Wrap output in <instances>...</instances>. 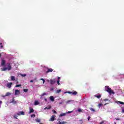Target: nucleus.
<instances>
[{
    "instance_id": "nucleus-1",
    "label": "nucleus",
    "mask_w": 124,
    "mask_h": 124,
    "mask_svg": "<svg viewBox=\"0 0 124 124\" xmlns=\"http://www.w3.org/2000/svg\"><path fill=\"white\" fill-rule=\"evenodd\" d=\"M105 91L108 93L109 94H112V93L113 94H115V93L112 90H111V88H109V86H105Z\"/></svg>"
},
{
    "instance_id": "nucleus-25",
    "label": "nucleus",
    "mask_w": 124,
    "mask_h": 124,
    "mask_svg": "<svg viewBox=\"0 0 124 124\" xmlns=\"http://www.w3.org/2000/svg\"><path fill=\"white\" fill-rule=\"evenodd\" d=\"M20 75L22 76V77H26L27 76V74H20Z\"/></svg>"
},
{
    "instance_id": "nucleus-35",
    "label": "nucleus",
    "mask_w": 124,
    "mask_h": 124,
    "mask_svg": "<svg viewBox=\"0 0 124 124\" xmlns=\"http://www.w3.org/2000/svg\"><path fill=\"white\" fill-rule=\"evenodd\" d=\"M1 104H2V101H0V108H1Z\"/></svg>"
},
{
    "instance_id": "nucleus-5",
    "label": "nucleus",
    "mask_w": 124,
    "mask_h": 124,
    "mask_svg": "<svg viewBox=\"0 0 124 124\" xmlns=\"http://www.w3.org/2000/svg\"><path fill=\"white\" fill-rule=\"evenodd\" d=\"M56 79H51L50 80L51 85H54L56 83Z\"/></svg>"
},
{
    "instance_id": "nucleus-6",
    "label": "nucleus",
    "mask_w": 124,
    "mask_h": 124,
    "mask_svg": "<svg viewBox=\"0 0 124 124\" xmlns=\"http://www.w3.org/2000/svg\"><path fill=\"white\" fill-rule=\"evenodd\" d=\"M15 94L16 95H19V94H20V91L19 90H16L15 91Z\"/></svg>"
},
{
    "instance_id": "nucleus-4",
    "label": "nucleus",
    "mask_w": 124,
    "mask_h": 124,
    "mask_svg": "<svg viewBox=\"0 0 124 124\" xmlns=\"http://www.w3.org/2000/svg\"><path fill=\"white\" fill-rule=\"evenodd\" d=\"M1 66H5V60L2 59L1 61Z\"/></svg>"
},
{
    "instance_id": "nucleus-15",
    "label": "nucleus",
    "mask_w": 124,
    "mask_h": 124,
    "mask_svg": "<svg viewBox=\"0 0 124 124\" xmlns=\"http://www.w3.org/2000/svg\"><path fill=\"white\" fill-rule=\"evenodd\" d=\"M51 108L50 106H49L48 107H46L44 108V110H46L47 109V110H50V109Z\"/></svg>"
},
{
    "instance_id": "nucleus-14",
    "label": "nucleus",
    "mask_w": 124,
    "mask_h": 124,
    "mask_svg": "<svg viewBox=\"0 0 124 124\" xmlns=\"http://www.w3.org/2000/svg\"><path fill=\"white\" fill-rule=\"evenodd\" d=\"M11 80L12 81H15L16 79H15V77L13 76H11Z\"/></svg>"
},
{
    "instance_id": "nucleus-22",
    "label": "nucleus",
    "mask_w": 124,
    "mask_h": 124,
    "mask_svg": "<svg viewBox=\"0 0 124 124\" xmlns=\"http://www.w3.org/2000/svg\"><path fill=\"white\" fill-rule=\"evenodd\" d=\"M78 112H79V113H82V112H83V109H82L81 108H78Z\"/></svg>"
},
{
    "instance_id": "nucleus-16",
    "label": "nucleus",
    "mask_w": 124,
    "mask_h": 124,
    "mask_svg": "<svg viewBox=\"0 0 124 124\" xmlns=\"http://www.w3.org/2000/svg\"><path fill=\"white\" fill-rule=\"evenodd\" d=\"M38 104H39V102L38 101H35L34 105L36 106L38 105Z\"/></svg>"
},
{
    "instance_id": "nucleus-10",
    "label": "nucleus",
    "mask_w": 124,
    "mask_h": 124,
    "mask_svg": "<svg viewBox=\"0 0 124 124\" xmlns=\"http://www.w3.org/2000/svg\"><path fill=\"white\" fill-rule=\"evenodd\" d=\"M44 95H48V93H44L43 94H42L40 96H41V99H42V97L44 96Z\"/></svg>"
},
{
    "instance_id": "nucleus-45",
    "label": "nucleus",
    "mask_w": 124,
    "mask_h": 124,
    "mask_svg": "<svg viewBox=\"0 0 124 124\" xmlns=\"http://www.w3.org/2000/svg\"><path fill=\"white\" fill-rule=\"evenodd\" d=\"M116 120H117V121H120V119L119 118H116Z\"/></svg>"
},
{
    "instance_id": "nucleus-40",
    "label": "nucleus",
    "mask_w": 124,
    "mask_h": 124,
    "mask_svg": "<svg viewBox=\"0 0 124 124\" xmlns=\"http://www.w3.org/2000/svg\"><path fill=\"white\" fill-rule=\"evenodd\" d=\"M122 113H124V108H122Z\"/></svg>"
},
{
    "instance_id": "nucleus-18",
    "label": "nucleus",
    "mask_w": 124,
    "mask_h": 124,
    "mask_svg": "<svg viewBox=\"0 0 124 124\" xmlns=\"http://www.w3.org/2000/svg\"><path fill=\"white\" fill-rule=\"evenodd\" d=\"M61 79V78L58 77V80H57V84L58 85H61V84L60 83V79Z\"/></svg>"
},
{
    "instance_id": "nucleus-41",
    "label": "nucleus",
    "mask_w": 124,
    "mask_h": 124,
    "mask_svg": "<svg viewBox=\"0 0 124 124\" xmlns=\"http://www.w3.org/2000/svg\"><path fill=\"white\" fill-rule=\"evenodd\" d=\"M104 101H108V99H105Z\"/></svg>"
},
{
    "instance_id": "nucleus-9",
    "label": "nucleus",
    "mask_w": 124,
    "mask_h": 124,
    "mask_svg": "<svg viewBox=\"0 0 124 124\" xmlns=\"http://www.w3.org/2000/svg\"><path fill=\"white\" fill-rule=\"evenodd\" d=\"M12 82H10L7 84V87L9 88V89H10L11 88V85H12Z\"/></svg>"
},
{
    "instance_id": "nucleus-24",
    "label": "nucleus",
    "mask_w": 124,
    "mask_h": 124,
    "mask_svg": "<svg viewBox=\"0 0 124 124\" xmlns=\"http://www.w3.org/2000/svg\"><path fill=\"white\" fill-rule=\"evenodd\" d=\"M61 92H62V90L59 89V90H57L56 91L57 93H61Z\"/></svg>"
},
{
    "instance_id": "nucleus-44",
    "label": "nucleus",
    "mask_w": 124,
    "mask_h": 124,
    "mask_svg": "<svg viewBox=\"0 0 124 124\" xmlns=\"http://www.w3.org/2000/svg\"><path fill=\"white\" fill-rule=\"evenodd\" d=\"M32 82H33V80H30V82H31V83H32Z\"/></svg>"
},
{
    "instance_id": "nucleus-37",
    "label": "nucleus",
    "mask_w": 124,
    "mask_h": 124,
    "mask_svg": "<svg viewBox=\"0 0 124 124\" xmlns=\"http://www.w3.org/2000/svg\"><path fill=\"white\" fill-rule=\"evenodd\" d=\"M52 112L54 113V114H57V111L55 110H52Z\"/></svg>"
},
{
    "instance_id": "nucleus-30",
    "label": "nucleus",
    "mask_w": 124,
    "mask_h": 124,
    "mask_svg": "<svg viewBox=\"0 0 124 124\" xmlns=\"http://www.w3.org/2000/svg\"><path fill=\"white\" fill-rule=\"evenodd\" d=\"M90 110L92 112H94L95 111V110L93 108H90Z\"/></svg>"
},
{
    "instance_id": "nucleus-36",
    "label": "nucleus",
    "mask_w": 124,
    "mask_h": 124,
    "mask_svg": "<svg viewBox=\"0 0 124 124\" xmlns=\"http://www.w3.org/2000/svg\"><path fill=\"white\" fill-rule=\"evenodd\" d=\"M3 46H2V43H0V48H2Z\"/></svg>"
},
{
    "instance_id": "nucleus-19",
    "label": "nucleus",
    "mask_w": 124,
    "mask_h": 124,
    "mask_svg": "<svg viewBox=\"0 0 124 124\" xmlns=\"http://www.w3.org/2000/svg\"><path fill=\"white\" fill-rule=\"evenodd\" d=\"M8 95H11V93L8 92L6 93V95L4 96H8Z\"/></svg>"
},
{
    "instance_id": "nucleus-53",
    "label": "nucleus",
    "mask_w": 124,
    "mask_h": 124,
    "mask_svg": "<svg viewBox=\"0 0 124 124\" xmlns=\"http://www.w3.org/2000/svg\"><path fill=\"white\" fill-rule=\"evenodd\" d=\"M102 124V123H100V124Z\"/></svg>"
},
{
    "instance_id": "nucleus-54",
    "label": "nucleus",
    "mask_w": 124,
    "mask_h": 124,
    "mask_svg": "<svg viewBox=\"0 0 124 124\" xmlns=\"http://www.w3.org/2000/svg\"><path fill=\"white\" fill-rule=\"evenodd\" d=\"M42 124V123H41V124Z\"/></svg>"
},
{
    "instance_id": "nucleus-23",
    "label": "nucleus",
    "mask_w": 124,
    "mask_h": 124,
    "mask_svg": "<svg viewBox=\"0 0 124 124\" xmlns=\"http://www.w3.org/2000/svg\"><path fill=\"white\" fill-rule=\"evenodd\" d=\"M95 97H97V98H100L101 97V95H94Z\"/></svg>"
},
{
    "instance_id": "nucleus-32",
    "label": "nucleus",
    "mask_w": 124,
    "mask_h": 124,
    "mask_svg": "<svg viewBox=\"0 0 124 124\" xmlns=\"http://www.w3.org/2000/svg\"><path fill=\"white\" fill-rule=\"evenodd\" d=\"M23 91H24V92L25 93H27V92L29 91V90L24 89L23 90Z\"/></svg>"
},
{
    "instance_id": "nucleus-7",
    "label": "nucleus",
    "mask_w": 124,
    "mask_h": 124,
    "mask_svg": "<svg viewBox=\"0 0 124 124\" xmlns=\"http://www.w3.org/2000/svg\"><path fill=\"white\" fill-rule=\"evenodd\" d=\"M17 116H20V115H25V112L23 111H21L18 112L17 113Z\"/></svg>"
},
{
    "instance_id": "nucleus-31",
    "label": "nucleus",
    "mask_w": 124,
    "mask_h": 124,
    "mask_svg": "<svg viewBox=\"0 0 124 124\" xmlns=\"http://www.w3.org/2000/svg\"><path fill=\"white\" fill-rule=\"evenodd\" d=\"M101 106H102V104H99L98 105V107H99V108H100V107H101Z\"/></svg>"
},
{
    "instance_id": "nucleus-27",
    "label": "nucleus",
    "mask_w": 124,
    "mask_h": 124,
    "mask_svg": "<svg viewBox=\"0 0 124 124\" xmlns=\"http://www.w3.org/2000/svg\"><path fill=\"white\" fill-rule=\"evenodd\" d=\"M70 102H71V100H69L68 101H67V102H66V104H69V103H70Z\"/></svg>"
},
{
    "instance_id": "nucleus-38",
    "label": "nucleus",
    "mask_w": 124,
    "mask_h": 124,
    "mask_svg": "<svg viewBox=\"0 0 124 124\" xmlns=\"http://www.w3.org/2000/svg\"><path fill=\"white\" fill-rule=\"evenodd\" d=\"M66 124V122L63 121V122H61V124Z\"/></svg>"
},
{
    "instance_id": "nucleus-49",
    "label": "nucleus",
    "mask_w": 124,
    "mask_h": 124,
    "mask_svg": "<svg viewBox=\"0 0 124 124\" xmlns=\"http://www.w3.org/2000/svg\"><path fill=\"white\" fill-rule=\"evenodd\" d=\"M43 84H44V83H45V80H44L43 81Z\"/></svg>"
},
{
    "instance_id": "nucleus-20",
    "label": "nucleus",
    "mask_w": 124,
    "mask_h": 124,
    "mask_svg": "<svg viewBox=\"0 0 124 124\" xmlns=\"http://www.w3.org/2000/svg\"><path fill=\"white\" fill-rule=\"evenodd\" d=\"M116 103H117V104H124V102H121V101H117V102H116Z\"/></svg>"
},
{
    "instance_id": "nucleus-50",
    "label": "nucleus",
    "mask_w": 124,
    "mask_h": 124,
    "mask_svg": "<svg viewBox=\"0 0 124 124\" xmlns=\"http://www.w3.org/2000/svg\"><path fill=\"white\" fill-rule=\"evenodd\" d=\"M53 90H54V89L51 88V89H50V91H53Z\"/></svg>"
},
{
    "instance_id": "nucleus-48",
    "label": "nucleus",
    "mask_w": 124,
    "mask_h": 124,
    "mask_svg": "<svg viewBox=\"0 0 124 124\" xmlns=\"http://www.w3.org/2000/svg\"><path fill=\"white\" fill-rule=\"evenodd\" d=\"M45 100L46 102H47V99L45 98Z\"/></svg>"
},
{
    "instance_id": "nucleus-26",
    "label": "nucleus",
    "mask_w": 124,
    "mask_h": 124,
    "mask_svg": "<svg viewBox=\"0 0 124 124\" xmlns=\"http://www.w3.org/2000/svg\"><path fill=\"white\" fill-rule=\"evenodd\" d=\"M72 94L74 95H76V94H77V92L75 91L74 92H72Z\"/></svg>"
},
{
    "instance_id": "nucleus-46",
    "label": "nucleus",
    "mask_w": 124,
    "mask_h": 124,
    "mask_svg": "<svg viewBox=\"0 0 124 124\" xmlns=\"http://www.w3.org/2000/svg\"><path fill=\"white\" fill-rule=\"evenodd\" d=\"M59 124H62V122H61V121H59Z\"/></svg>"
},
{
    "instance_id": "nucleus-28",
    "label": "nucleus",
    "mask_w": 124,
    "mask_h": 124,
    "mask_svg": "<svg viewBox=\"0 0 124 124\" xmlns=\"http://www.w3.org/2000/svg\"><path fill=\"white\" fill-rule=\"evenodd\" d=\"M35 121H36L37 123H39V122H40V119H35Z\"/></svg>"
},
{
    "instance_id": "nucleus-12",
    "label": "nucleus",
    "mask_w": 124,
    "mask_h": 124,
    "mask_svg": "<svg viewBox=\"0 0 124 124\" xmlns=\"http://www.w3.org/2000/svg\"><path fill=\"white\" fill-rule=\"evenodd\" d=\"M10 103H13V104H16L17 103V102L14 100V98H13L12 101L10 102Z\"/></svg>"
},
{
    "instance_id": "nucleus-43",
    "label": "nucleus",
    "mask_w": 124,
    "mask_h": 124,
    "mask_svg": "<svg viewBox=\"0 0 124 124\" xmlns=\"http://www.w3.org/2000/svg\"><path fill=\"white\" fill-rule=\"evenodd\" d=\"M40 80L43 81L45 79L44 78H41Z\"/></svg>"
},
{
    "instance_id": "nucleus-51",
    "label": "nucleus",
    "mask_w": 124,
    "mask_h": 124,
    "mask_svg": "<svg viewBox=\"0 0 124 124\" xmlns=\"http://www.w3.org/2000/svg\"><path fill=\"white\" fill-rule=\"evenodd\" d=\"M47 82H50V80H49L48 79L47 80Z\"/></svg>"
},
{
    "instance_id": "nucleus-29",
    "label": "nucleus",
    "mask_w": 124,
    "mask_h": 124,
    "mask_svg": "<svg viewBox=\"0 0 124 124\" xmlns=\"http://www.w3.org/2000/svg\"><path fill=\"white\" fill-rule=\"evenodd\" d=\"M22 86V85H21V84H18V85H16V86H15V87L16 88H18L19 87H21Z\"/></svg>"
},
{
    "instance_id": "nucleus-39",
    "label": "nucleus",
    "mask_w": 124,
    "mask_h": 124,
    "mask_svg": "<svg viewBox=\"0 0 124 124\" xmlns=\"http://www.w3.org/2000/svg\"><path fill=\"white\" fill-rule=\"evenodd\" d=\"M70 113H72V111H68L67 112H66V114H70Z\"/></svg>"
},
{
    "instance_id": "nucleus-3",
    "label": "nucleus",
    "mask_w": 124,
    "mask_h": 124,
    "mask_svg": "<svg viewBox=\"0 0 124 124\" xmlns=\"http://www.w3.org/2000/svg\"><path fill=\"white\" fill-rule=\"evenodd\" d=\"M56 120V115H54L51 116L49 120V122H54V121Z\"/></svg>"
},
{
    "instance_id": "nucleus-13",
    "label": "nucleus",
    "mask_w": 124,
    "mask_h": 124,
    "mask_svg": "<svg viewBox=\"0 0 124 124\" xmlns=\"http://www.w3.org/2000/svg\"><path fill=\"white\" fill-rule=\"evenodd\" d=\"M50 99L51 101H52V102L55 101V98H54V96H51L50 97Z\"/></svg>"
},
{
    "instance_id": "nucleus-47",
    "label": "nucleus",
    "mask_w": 124,
    "mask_h": 124,
    "mask_svg": "<svg viewBox=\"0 0 124 124\" xmlns=\"http://www.w3.org/2000/svg\"><path fill=\"white\" fill-rule=\"evenodd\" d=\"M59 104H60V105L62 104V102H60V103H59Z\"/></svg>"
},
{
    "instance_id": "nucleus-52",
    "label": "nucleus",
    "mask_w": 124,
    "mask_h": 124,
    "mask_svg": "<svg viewBox=\"0 0 124 124\" xmlns=\"http://www.w3.org/2000/svg\"><path fill=\"white\" fill-rule=\"evenodd\" d=\"M1 56V54L0 53V58Z\"/></svg>"
},
{
    "instance_id": "nucleus-17",
    "label": "nucleus",
    "mask_w": 124,
    "mask_h": 124,
    "mask_svg": "<svg viewBox=\"0 0 124 124\" xmlns=\"http://www.w3.org/2000/svg\"><path fill=\"white\" fill-rule=\"evenodd\" d=\"M66 115V113H61L59 117H63Z\"/></svg>"
},
{
    "instance_id": "nucleus-8",
    "label": "nucleus",
    "mask_w": 124,
    "mask_h": 124,
    "mask_svg": "<svg viewBox=\"0 0 124 124\" xmlns=\"http://www.w3.org/2000/svg\"><path fill=\"white\" fill-rule=\"evenodd\" d=\"M33 112H34V110H33V108H30V111L29 112V114L33 113Z\"/></svg>"
},
{
    "instance_id": "nucleus-21",
    "label": "nucleus",
    "mask_w": 124,
    "mask_h": 124,
    "mask_svg": "<svg viewBox=\"0 0 124 124\" xmlns=\"http://www.w3.org/2000/svg\"><path fill=\"white\" fill-rule=\"evenodd\" d=\"M64 93H69L70 94L72 93V92H70V91H66L65 92H64Z\"/></svg>"
},
{
    "instance_id": "nucleus-11",
    "label": "nucleus",
    "mask_w": 124,
    "mask_h": 124,
    "mask_svg": "<svg viewBox=\"0 0 124 124\" xmlns=\"http://www.w3.org/2000/svg\"><path fill=\"white\" fill-rule=\"evenodd\" d=\"M48 72H53V69L48 68L47 71H46V73H48Z\"/></svg>"
},
{
    "instance_id": "nucleus-34",
    "label": "nucleus",
    "mask_w": 124,
    "mask_h": 124,
    "mask_svg": "<svg viewBox=\"0 0 124 124\" xmlns=\"http://www.w3.org/2000/svg\"><path fill=\"white\" fill-rule=\"evenodd\" d=\"M17 117H18V116H17V115H14V118H15V119L16 120H17V119H18V118H17Z\"/></svg>"
},
{
    "instance_id": "nucleus-42",
    "label": "nucleus",
    "mask_w": 124,
    "mask_h": 124,
    "mask_svg": "<svg viewBox=\"0 0 124 124\" xmlns=\"http://www.w3.org/2000/svg\"><path fill=\"white\" fill-rule=\"evenodd\" d=\"M91 119V117L90 116H89L88 117V121H90V119Z\"/></svg>"
},
{
    "instance_id": "nucleus-2",
    "label": "nucleus",
    "mask_w": 124,
    "mask_h": 124,
    "mask_svg": "<svg viewBox=\"0 0 124 124\" xmlns=\"http://www.w3.org/2000/svg\"><path fill=\"white\" fill-rule=\"evenodd\" d=\"M11 70V64L10 63H8V67L2 68H1V71H6V70Z\"/></svg>"
},
{
    "instance_id": "nucleus-33",
    "label": "nucleus",
    "mask_w": 124,
    "mask_h": 124,
    "mask_svg": "<svg viewBox=\"0 0 124 124\" xmlns=\"http://www.w3.org/2000/svg\"><path fill=\"white\" fill-rule=\"evenodd\" d=\"M31 118L35 117V114H33L31 115Z\"/></svg>"
}]
</instances>
